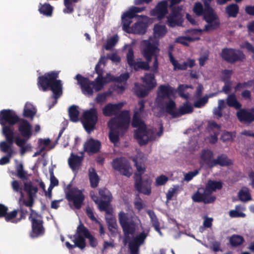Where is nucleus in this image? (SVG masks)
<instances>
[{
    "mask_svg": "<svg viewBox=\"0 0 254 254\" xmlns=\"http://www.w3.org/2000/svg\"><path fill=\"white\" fill-rule=\"evenodd\" d=\"M18 123V130L23 137L30 139L32 135L31 124L26 119L19 118L16 113L10 109H3L0 111V124L2 126L1 133L3 135L4 129H8L12 134L14 140V131L12 127Z\"/></svg>",
    "mask_w": 254,
    "mask_h": 254,
    "instance_id": "obj_1",
    "label": "nucleus"
},
{
    "mask_svg": "<svg viewBox=\"0 0 254 254\" xmlns=\"http://www.w3.org/2000/svg\"><path fill=\"white\" fill-rule=\"evenodd\" d=\"M154 37H150L148 40H144L141 42L142 53L147 62H151L152 58L155 60L153 64H158L157 55L159 53L158 48V41L157 38L163 37L167 33V28L165 25L156 24L153 29Z\"/></svg>",
    "mask_w": 254,
    "mask_h": 254,
    "instance_id": "obj_2",
    "label": "nucleus"
},
{
    "mask_svg": "<svg viewBox=\"0 0 254 254\" xmlns=\"http://www.w3.org/2000/svg\"><path fill=\"white\" fill-rule=\"evenodd\" d=\"M58 73L51 71L45 73L38 78V86L40 90L47 91L49 88L53 93V98L55 99L53 106L57 102V100L62 94V84L60 80H57Z\"/></svg>",
    "mask_w": 254,
    "mask_h": 254,
    "instance_id": "obj_3",
    "label": "nucleus"
},
{
    "mask_svg": "<svg viewBox=\"0 0 254 254\" xmlns=\"http://www.w3.org/2000/svg\"><path fill=\"white\" fill-rule=\"evenodd\" d=\"M212 0H203L204 9L202 4L197 2L194 5L193 11L197 15H203L204 19L207 23L205 25L202 31L209 32L217 28L220 25V21L217 15L213 9L210 7L209 2Z\"/></svg>",
    "mask_w": 254,
    "mask_h": 254,
    "instance_id": "obj_4",
    "label": "nucleus"
},
{
    "mask_svg": "<svg viewBox=\"0 0 254 254\" xmlns=\"http://www.w3.org/2000/svg\"><path fill=\"white\" fill-rule=\"evenodd\" d=\"M11 187L13 191L20 194L19 201H22L25 206L31 208L34 204V197L36 195L38 189L33 186L31 182H25L23 188L21 183L18 180L11 182Z\"/></svg>",
    "mask_w": 254,
    "mask_h": 254,
    "instance_id": "obj_5",
    "label": "nucleus"
},
{
    "mask_svg": "<svg viewBox=\"0 0 254 254\" xmlns=\"http://www.w3.org/2000/svg\"><path fill=\"white\" fill-rule=\"evenodd\" d=\"M109 76H110V74L108 73L105 77H97L94 81H90L88 78L78 74L75 78L80 86L83 93L91 96L93 94V89L98 92L103 88L106 83L110 82Z\"/></svg>",
    "mask_w": 254,
    "mask_h": 254,
    "instance_id": "obj_6",
    "label": "nucleus"
},
{
    "mask_svg": "<svg viewBox=\"0 0 254 254\" xmlns=\"http://www.w3.org/2000/svg\"><path fill=\"white\" fill-rule=\"evenodd\" d=\"M137 172L134 174V188L140 193L149 195L151 192V181L149 179L143 180L142 175L145 171V168L141 165L135 163Z\"/></svg>",
    "mask_w": 254,
    "mask_h": 254,
    "instance_id": "obj_7",
    "label": "nucleus"
},
{
    "mask_svg": "<svg viewBox=\"0 0 254 254\" xmlns=\"http://www.w3.org/2000/svg\"><path fill=\"white\" fill-rule=\"evenodd\" d=\"M32 208H30V213L28 217L31 223L30 236L32 238H35L43 236L45 233V229L43 216Z\"/></svg>",
    "mask_w": 254,
    "mask_h": 254,
    "instance_id": "obj_8",
    "label": "nucleus"
},
{
    "mask_svg": "<svg viewBox=\"0 0 254 254\" xmlns=\"http://www.w3.org/2000/svg\"><path fill=\"white\" fill-rule=\"evenodd\" d=\"M130 119L129 111L124 110L116 117L111 119L108 125L109 128L116 129L124 134L128 128Z\"/></svg>",
    "mask_w": 254,
    "mask_h": 254,
    "instance_id": "obj_9",
    "label": "nucleus"
},
{
    "mask_svg": "<svg viewBox=\"0 0 254 254\" xmlns=\"http://www.w3.org/2000/svg\"><path fill=\"white\" fill-rule=\"evenodd\" d=\"M3 136L5 138V141L0 142V150L1 152L7 153L6 155L0 159V165H3L9 162L10 158L13 153V144L14 140L12 139V133L8 131V129H4Z\"/></svg>",
    "mask_w": 254,
    "mask_h": 254,
    "instance_id": "obj_10",
    "label": "nucleus"
},
{
    "mask_svg": "<svg viewBox=\"0 0 254 254\" xmlns=\"http://www.w3.org/2000/svg\"><path fill=\"white\" fill-rule=\"evenodd\" d=\"M119 221L125 236L124 241L126 242L130 239L129 235L134 234L136 224L131 218L128 217L127 213L123 211H121L119 213Z\"/></svg>",
    "mask_w": 254,
    "mask_h": 254,
    "instance_id": "obj_11",
    "label": "nucleus"
},
{
    "mask_svg": "<svg viewBox=\"0 0 254 254\" xmlns=\"http://www.w3.org/2000/svg\"><path fill=\"white\" fill-rule=\"evenodd\" d=\"M176 90L169 84L160 85L157 89L155 103L157 106L163 109L164 106V99H172L175 96Z\"/></svg>",
    "mask_w": 254,
    "mask_h": 254,
    "instance_id": "obj_12",
    "label": "nucleus"
},
{
    "mask_svg": "<svg viewBox=\"0 0 254 254\" xmlns=\"http://www.w3.org/2000/svg\"><path fill=\"white\" fill-rule=\"evenodd\" d=\"M65 197L69 201H72L75 208L79 209L84 201L85 196L83 191L76 187H71L68 184L65 190Z\"/></svg>",
    "mask_w": 254,
    "mask_h": 254,
    "instance_id": "obj_13",
    "label": "nucleus"
},
{
    "mask_svg": "<svg viewBox=\"0 0 254 254\" xmlns=\"http://www.w3.org/2000/svg\"><path fill=\"white\" fill-rule=\"evenodd\" d=\"M98 120V114L96 108L93 107L83 112L82 124L87 132L90 133L95 129Z\"/></svg>",
    "mask_w": 254,
    "mask_h": 254,
    "instance_id": "obj_14",
    "label": "nucleus"
},
{
    "mask_svg": "<svg viewBox=\"0 0 254 254\" xmlns=\"http://www.w3.org/2000/svg\"><path fill=\"white\" fill-rule=\"evenodd\" d=\"M113 168L128 178L132 175V169L128 161L124 157L116 158L111 163Z\"/></svg>",
    "mask_w": 254,
    "mask_h": 254,
    "instance_id": "obj_15",
    "label": "nucleus"
},
{
    "mask_svg": "<svg viewBox=\"0 0 254 254\" xmlns=\"http://www.w3.org/2000/svg\"><path fill=\"white\" fill-rule=\"evenodd\" d=\"M182 8L180 6H174L171 12L167 16V24L171 27L181 26L183 22Z\"/></svg>",
    "mask_w": 254,
    "mask_h": 254,
    "instance_id": "obj_16",
    "label": "nucleus"
},
{
    "mask_svg": "<svg viewBox=\"0 0 254 254\" xmlns=\"http://www.w3.org/2000/svg\"><path fill=\"white\" fill-rule=\"evenodd\" d=\"M221 57L228 62H242L245 59V56L242 51L231 48L223 49Z\"/></svg>",
    "mask_w": 254,
    "mask_h": 254,
    "instance_id": "obj_17",
    "label": "nucleus"
},
{
    "mask_svg": "<svg viewBox=\"0 0 254 254\" xmlns=\"http://www.w3.org/2000/svg\"><path fill=\"white\" fill-rule=\"evenodd\" d=\"M193 201L195 202H203L204 204L213 203L216 197L210 195L203 188H199L191 196Z\"/></svg>",
    "mask_w": 254,
    "mask_h": 254,
    "instance_id": "obj_18",
    "label": "nucleus"
},
{
    "mask_svg": "<svg viewBox=\"0 0 254 254\" xmlns=\"http://www.w3.org/2000/svg\"><path fill=\"white\" fill-rule=\"evenodd\" d=\"M147 233L143 232L136 236L128 243V249L130 254H139L140 246L142 245L146 237Z\"/></svg>",
    "mask_w": 254,
    "mask_h": 254,
    "instance_id": "obj_19",
    "label": "nucleus"
},
{
    "mask_svg": "<svg viewBox=\"0 0 254 254\" xmlns=\"http://www.w3.org/2000/svg\"><path fill=\"white\" fill-rule=\"evenodd\" d=\"M202 32V30L194 29L188 30L186 32L187 35L178 37L176 42L184 45H188L190 42L199 39L198 34Z\"/></svg>",
    "mask_w": 254,
    "mask_h": 254,
    "instance_id": "obj_20",
    "label": "nucleus"
},
{
    "mask_svg": "<svg viewBox=\"0 0 254 254\" xmlns=\"http://www.w3.org/2000/svg\"><path fill=\"white\" fill-rule=\"evenodd\" d=\"M239 121L242 123L251 124L254 122V109L248 110L240 109L236 114Z\"/></svg>",
    "mask_w": 254,
    "mask_h": 254,
    "instance_id": "obj_21",
    "label": "nucleus"
},
{
    "mask_svg": "<svg viewBox=\"0 0 254 254\" xmlns=\"http://www.w3.org/2000/svg\"><path fill=\"white\" fill-rule=\"evenodd\" d=\"M77 232L82 233V235L85 238L88 239L90 247L96 248L98 245V241L96 238L92 235L89 230L84 225L81 221H79V224L77 226Z\"/></svg>",
    "mask_w": 254,
    "mask_h": 254,
    "instance_id": "obj_22",
    "label": "nucleus"
},
{
    "mask_svg": "<svg viewBox=\"0 0 254 254\" xmlns=\"http://www.w3.org/2000/svg\"><path fill=\"white\" fill-rule=\"evenodd\" d=\"M124 104L119 103L117 104L108 103L102 109V113L105 117H111L116 115L123 108Z\"/></svg>",
    "mask_w": 254,
    "mask_h": 254,
    "instance_id": "obj_23",
    "label": "nucleus"
},
{
    "mask_svg": "<svg viewBox=\"0 0 254 254\" xmlns=\"http://www.w3.org/2000/svg\"><path fill=\"white\" fill-rule=\"evenodd\" d=\"M84 150L89 153L95 154L98 153L101 148V143L98 140L90 138L83 145Z\"/></svg>",
    "mask_w": 254,
    "mask_h": 254,
    "instance_id": "obj_24",
    "label": "nucleus"
},
{
    "mask_svg": "<svg viewBox=\"0 0 254 254\" xmlns=\"http://www.w3.org/2000/svg\"><path fill=\"white\" fill-rule=\"evenodd\" d=\"M134 137L138 141L140 146L145 145L152 140L148 135V131L144 128L137 129L134 131Z\"/></svg>",
    "mask_w": 254,
    "mask_h": 254,
    "instance_id": "obj_25",
    "label": "nucleus"
},
{
    "mask_svg": "<svg viewBox=\"0 0 254 254\" xmlns=\"http://www.w3.org/2000/svg\"><path fill=\"white\" fill-rule=\"evenodd\" d=\"M153 65V73H146L144 75V76L142 78L143 83L146 84V86H147L149 89H153L156 86L157 84L156 81L155 79L154 73L157 72L159 64Z\"/></svg>",
    "mask_w": 254,
    "mask_h": 254,
    "instance_id": "obj_26",
    "label": "nucleus"
},
{
    "mask_svg": "<svg viewBox=\"0 0 254 254\" xmlns=\"http://www.w3.org/2000/svg\"><path fill=\"white\" fill-rule=\"evenodd\" d=\"M168 3L166 1H162L158 3L155 8L151 10V15L156 16L159 19H162L168 12Z\"/></svg>",
    "mask_w": 254,
    "mask_h": 254,
    "instance_id": "obj_27",
    "label": "nucleus"
},
{
    "mask_svg": "<svg viewBox=\"0 0 254 254\" xmlns=\"http://www.w3.org/2000/svg\"><path fill=\"white\" fill-rule=\"evenodd\" d=\"M147 21L148 20H138V22L135 23L131 27V30L129 31V33H133L136 34H144L147 27Z\"/></svg>",
    "mask_w": 254,
    "mask_h": 254,
    "instance_id": "obj_28",
    "label": "nucleus"
},
{
    "mask_svg": "<svg viewBox=\"0 0 254 254\" xmlns=\"http://www.w3.org/2000/svg\"><path fill=\"white\" fill-rule=\"evenodd\" d=\"M111 60L113 63H120L121 57L118 50H115L113 52L107 54V56H101L98 64H106L108 60Z\"/></svg>",
    "mask_w": 254,
    "mask_h": 254,
    "instance_id": "obj_29",
    "label": "nucleus"
},
{
    "mask_svg": "<svg viewBox=\"0 0 254 254\" xmlns=\"http://www.w3.org/2000/svg\"><path fill=\"white\" fill-rule=\"evenodd\" d=\"M214 154L209 149L203 150L200 155V159L210 168H213Z\"/></svg>",
    "mask_w": 254,
    "mask_h": 254,
    "instance_id": "obj_30",
    "label": "nucleus"
},
{
    "mask_svg": "<svg viewBox=\"0 0 254 254\" xmlns=\"http://www.w3.org/2000/svg\"><path fill=\"white\" fill-rule=\"evenodd\" d=\"M83 157L71 153L68 158V163L70 168L73 170H78L83 161Z\"/></svg>",
    "mask_w": 254,
    "mask_h": 254,
    "instance_id": "obj_31",
    "label": "nucleus"
},
{
    "mask_svg": "<svg viewBox=\"0 0 254 254\" xmlns=\"http://www.w3.org/2000/svg\"><path fill=\"white\" fill-rule=\"evenodd\" d=\"M73 238L72 241L74 243L75 247H78L81 250H83L86 247V241L84 236L82 235V233H78L77 229H76V234L70 238Z\"/></svg>",
    "mask_w": 254,
    "mask_h": 254,
    "instance_id": "obj_32",
    "label": "nucleus"
},
{
    "mask_svg": "<svg viewBox=\"0 0 254 254\" xmlns=\"http://www.w3.org/2000/svg\"><path fill=\"white\" fill-rule=\"evenodd\" d=\"M232 164V161L225 154L218 155L216 159H213V167L219 165L221 167L228 166Z\"/></svg>",
    "mask_w": 254,
    "mask_h": 254,
    "instance_id": "obj_33",
    "label": "nucleus"
},
{
    "mask_svg": "<svg viewBox=\"0 0 254 254\" xmlns=\"http://www.w3.org/2000/svg\"><path fill=\"white\" fill-rule=\"evenodd\" d=\"M134 17L131 15L128 11L123 13L122 16V25L123 30L129 33V31L131 30V27H129L130 23L132 22V19Z\"/></svg>",
    "mask_w": 254,
    "mask_h": 254,
    "instance_id": "obj_34",
    "label": "nucleus"
},
{
    "mask_svg": "<svg viewBox=\"0 0 254 254\" xmlns=\"http://www.w3.org/2000/svg\"><path fill=\"white\" fill-rule=\"evenodd\" d=\"M165 112L172 116L173 118H177V110H176V104L175 102L170 99L168 101L164 102ZM164 108L162 109L164 110Z\"/></svg>",
    "mask_w": 254,
    "mask_h": 254,
    "instance_id": "obj_35",
    "label": "nucleus"
},
{
    "mask_svg": "<svg viewBox=\"0 0 254 254\" xmlns=\"http://www.w3.org/2000/svg\"><path fill=\"white\" fill-rule=\"evenodd\" d=\"M222 188V183L220 181H216L211 180L208 181L205 189L207 192L210 195L217 190H220Z\"/></svg>",
    "mask_w": 254,
    "mask_h": 254,
    "instance_id": "obj_36",
    "label": "nucleus"
},
{
    "mask_svg": "<svg viewBox=\"0 0 254 254\" xmlns=\"http://www.w3.org/2000/svg\"><path fill=\"white\" fill-rule=\"evenodd\" d=\"M193 111V108L191 104L188 101H186L180 106L177 110V118L184 115L190 114Z\"/></svg>",
    "mask_w": 254,
    "mask_h": 254,
    "instance_id": "obj_37",
    "label": "nucleus"
},
{
    "mask_svg": "<svg viewBox=\"0 0 254 254\" xmlns=\"http://www.w3.org/2000/svg\"><path fill=\"white\" fill-rule=\"evenodd\" d=\"M147 213L150 218L152 226L154 228L155 231L162 236V233L160 230V222H159L158 219L155 212L153 210H147Z\"/></svg>",
    "mask_w": 254,
    "mask_h": 254,
    "instance_id": "obj_38",
    "label": "nucleus"
},
{
    "mask_svg": "<svg viewBox=\"0 0 254 254\" xmlns=\"http://www.w3.org/2000/svg\"><path fill=\"white\" fill-rule=\"evenodd\" d=\"M89 179L91 188H95L98 186L100 179L94 168L89 169Z\"/></svg>",
    "mask_w": 254,
    "mask_h": 254,
    "instance_id": "obj_39",
    "label": "nucleus"
},
{
    "mask_svg": "<svg viewBox=\"0 0 254 254\" xmlns=\"http://www.w3.org/2000/svg\"><path fill=\"white\" fill-rule=\"evenodd\" d=\"M226 104L229 107L234 108L237 110H240L242 107L241 104L238 101L234 93H232L227 96Z\"/></svg>",
    "mask_w": 254,
    "mask_h": 254,
    "instance_id": "obj_40",
    "label": "nucleus"
},
{
    "mask_svg": "<svg viewBox=\"0 0 254 254\" xmlns=\"http://www.w3.org/2000/svg\"><path fill=\"white\" fill-rule=\"evenodd\" d=\"M127 48H128V49L126 54V57L127 64H146L141 60L137 62H135L134 52L132 48L130 45L126 44L124 46L123 49L125 50Z\"/></svg>",
    "mask_w": 254,
    "mask_h": 254,
    "instance_id": "obj_41",
    "label": "nucleus"
},
{
    "mask_svg": "<svg viewBox=\"0 0 254 254\" xmlns=\"http://www.w3.org/2000/svg\"><path fill=\"white\" fill-rule=\"evenodd\" d=\"M142 114L138 113H134L133 117L132 126L134 127H137V129L144 128L146 129V127L144 123L140 119Z\"/></svg>",
    "mask_w": 254,
    "mask_h": 254,
    "instance_id": "obj_42",
    "label": "nucleus"
},
{
    "mask_svg": "<svg viewBox=\"0 0 254 254\" xmlns=\"http://www.w3.org/2000/svg\"><path fill=\"white\" fill-rule=\"evenodd\" d=\"M135 94L136 95L140 98H143L147 96L149 93V92L151 89H149L147 86L144 87L142 84H138V83H135Z\"/></svg>",
    "mask_w": 254,
    "mask_h": 254,
    "instance_id": "obj_43",
    "label": "nucleus"
},
{
    "mask_svg": "<svg viewBox=\"0 0 254 254\" xmlns=\"http://www.w3.org/2000/svg\"><path fill=\"white\" fill-rule=\"evenodd\" d=\"M68 115L70 120L74 123L79 121V111L77 106L75 105L71 106L68 109Z\"/></svg>",
    "mask_w": 254,
    "mask_h": 254,
    "instance_id": "obj_44",
    "label": "nucleus"
},
{
    "mask_svg": "<svg viewBox=\"0 0 254 254\" xmlns=\"http://www.w3.org/2000/svg\"><path fill=\"white\" fill-rule=\"evenodd\" d=\"M145 9L144 7H138L136 6L131 7L128 11H127L131 15H132L134 17H136L138 20H148V17L145 15H136V13L140 12Z\"/></svg>",
    "mask_w": 254,
    "mask_h": 254,
    "instance_id": "obj_45",
    "label": "nucleus"
},
{
    "mask_svg": "<svg viewBox=\"0 0 254 254\" xmlns=\"http://www.w3.org/2000/svg\"><path fill=\"white\" fill-rule=\"evenodd\" d=\"M119 41V37L115 35L107 39L106 44L103 46V48L107 51L112 50L116 45Z\"/></svg>",
    "mask_w": 254,
    "mask_h": 254,
    "instance_id": "obj_46",
    "label": "nucleus"
},
{
    "mask_svg": "<svg viewBox=\"0 0 254 254\" xmlns=\"http://www.w3.org/2000/svg\"><path fill=\"white\" fill-rule=\"evenodd\" d=\"M109 128L110 130L109 134L110 140L112 143L116 144L119 142V135H123V134H122L121 132L117 130L116 129L113 128Z\"/></svg>",
    "mask_w": 254,
    "mask_h": 254,
    "instance_id": "obj_47",
    "label": "nucleus"
},
{
    "mask_svg": "<svg viewBox=\"0 0 254 254\" xmlns=\"http://www.w3.org/2000/svg\"><path fill=\"white\" fill-rule=\"evenodd\" d=\"M99 194L101 197L100 200L109 201L111 202L112 200V195L111 192L106 188H101L99 190Z\"/></svg>",
    "mask_w": 254,
    "mask_h": 254,
    "instance_id": "obj_48",
    "label": "nucleus"
},
{
    "mask_svg": "<svg viewBox=\"0 0 254 254\" xmlns=\"http://www.w3.org/2000/svg\"><path fill=\"white\" fill-rule=\"evenodd\" d=\"M231 245L233 247H237L241 246L244 242V238L238 235H233L229 240Z\"/></svg>",
    "mask_w": 254,
    "mask_h": 254,
    "instance_id": "obj_49",
    "label": "nucleus"
},
{
    "mask_svg": "<svg viewBox=\"0 0 254 254\" xmlns=\"http://www.w3.org/2000/svg\"><path fill=\"white\" fill-rule=\"evenodd\" d=\"M238 197L239 199L243 202H246L252 199L251 194L247 188H242L239 190Z\"/></svg>",
    "mask_w": 254,
    "mask_h": 254,
    "instance_id": "obj_50",
    "label": "nucleus"
},
{
    "mask_svg": "<svg viewBox=\"0 0 254 254\" xmlns=\"http://www.w3.org/2000/svg\"><path fill=\"white\" fill-rule=\"evenodd\" d=\"M226 11L229 17H236L238 11L239 7L237 4H231L226 8Z\"/></svg>",
    "mask_w": 254,
    "mask_h": 254,
    "instance_id": "obj_51",
    "label": "nucleus"
},
{
    "mask_svg": "<svg viewBox=\"0 0 254 254\" xmlns=\"http://www.w3.org/2000/svg\"><path fill=\"white\" fill-rule=\"evenodd\" d=\"M109 81L110 82L115 81V82H118V83H122L123 82L127 81L129 77V75L128 72H126V73L121 74L120 76H117V77L112 76L110 74V76H109Z\"/></svg>",
    "mask_w": 254,
    "mask_h": 254,
    "instance_id": "obj_52",
    "label": "nucleus"
},
{
    "mask_svg": "<svg viewBox=\"0 0 254 254\" xmlns=\"http://www.w3.org/2000/svg\"><path fill=\"white\" fill-rule=\"evenodd\" d=\"M15 169L17 172V176L18 178L22 180H26L27 179V172L24 171L23 165L22 163L17 164Z\"/></svg>",
    "mask_w": 254,
    "mask_h": 254,
    "instance_id": "obj_53",
    "label": "nucleus"
},
{
    "mask_svg": "<svg viewBox=\"0 0 254 254\" xmlns=\"http://www.w3.org/2000/svg\"><path fill=\"white\" fill-rule=\"evenodd\" d=\"M254 84V80H250L246 82H239L235 86L234 89L236 92L240 91L244 88H250Z\"/></svg>",
    "mask_w": 254,
    "mask_h": 254,
    "instance_id": "obj_54",
    "label": "nucleus"
},
{
    "mask_svg": "<svg viewBox=\"0 0 254 254\" xmlns=\"http://www.w3.org/2000/svg\"><path fill=\"white\" fill-rule=\"evenodd\" d=\"M53 8L49 3H45L44 4H41L39 7V10L40 12L46 16H51L52 14Z\"/></svg>",
    "mask_w": 254,
    "mask_h": 254,
    "instance_id": "obj_55",
    "label": "nucleus"
},
{
    "mask_svg": "<svg viewBox=\"0 0 254 254\" xmlns=\"http://www.w3.org/2000/svg\"><path fill=\"white\" fill-rule=\"evenodd\" d=\"M111 202L109 201H105L103 200H100L96 203L98 205L99 210L101 211H104L107 214H111L112 212L111 210L109 209V206Z\"/></svg>",
    "mask_w": 254,
    "mask_h": 254,
    "instance_id": "obj_56",
    "label": "nucleus"
},
{
    "mask_svg": "<svg viewBox=\"0 0 254 254\" xmlns=\"http://www.w3.org/2000/svg\"><path fill=\"white\" fill-rule=\"evenodd\" d=\"M189 87V86L187 85L181 84L177 88L176 92L178 93L179 96L181 97L188 100L189 94L188 93H185V92Z\"/></svg>",
    "mask_w": 254,
    "mask_h": 254,
    "instance_id": "obj_57",
    "label": "nucleus"
},
{
    "mask_svg": "<svg viewBox=\"0 0 254 254\" xmlns=\"http://www.w3.org/2000/svg\"><path fill=\"white\" fill-rule=\"evenodd\" d=\"M18 213V210L14 209L12 211L6 213V215H5L4 219L6 222H10L13 223H16L15 222V220H16V216Z\"/></svg>",
    "mask_w": 254,
    "mask_h": 254,
    "instance_id": "obj_58",
    "label": "nucleus"
},
{
    "mask_svg": "<svg viewBox=\"0 0 254 254\" xmlns=\"http://www.w3.org/2000/svg\"><path fill=\"white\" fill-rule=\"evenodd\" d=\"M233 73L232 70L225 69L222 72L221 80L224 83L232 82L230 80Z\"/></svg>",
    "mask_w": 254,
    "mask_h": 254,
    "instance_id": "obj_59",
    "label": "nucleus"
},
{
    "mask_svg": "<svg viewBox=\"0 0 254 254\" xmlns=\"http://www.w3.org/2000/svg\"><path fill=\"white\" fill-rule=\"evenodd\" d=\"M209 97L205 95L198 99L194 103V107L196 108H201L204 107L208 101Z\"/></svg>",
    "mask_w": 254,
    "mask_h": 254,
    "instance_id": "obj_60",
    "label": "nucleus"
},
{
    "mask_svg": "<svg viewBox=\"0 0 254 254\" xmlns=\"http://www.w3.org/2000/svg\"><path fill=\"white\" fill-rule=\"evenodd\" d=\"M64 5L65 8L63 10V12L64 13H71L73 10V2L71 1H69L68 0H64Z\"/></svg>",
    "mask_w": 254,
    "mask_h": 254,
    "instance_id": "obj_61",
    "label": "nucleus"
},
{
    "mask_svg": "<svg viewBox=\"0 0 254 254\" xmlns=\"http://www.w3.org/2000/svg\"><path fill=\"white\" fill-rule=\"evenodd\" d=\"M235 208L236 210H231L229 211V215L231 217H245L246 216V214L244 213L237 211L240 208L239 205H236Z\"/></svg>",
    "mask_w": 254,
    "mask_h": 254,
    "instance_id": "obj_62",
    "label": "nucleus"
},
{
    "mask_svg": "<svg viewBox=\"0 0 254 254\" xmlns=\"http://www.w3.org/2000/svg\"><path fill=\"white\" fill-rule=\"evenodd\" d=\"M179 188V186H174V188L169 189L166 193V198L168 201L171 200L172 199L173 196L178 190Z\"/></svg>",
    "mask_w": 254,
    "mask_h": 254,
    "instance_id": "obj_63",
    "label": "nucleus"
},
{
    "mask_svg": "<svg viewBox=\"0 0 254 254\" xmlns=\"http://www.w3.org/2000/svg\"><path fill=\"white\" fill-rule=\"evenodd\" d=\"M168 181V178L165 175H162L156 179V185L157 186L164 185Z\"/></svg>",
    "mask_w": 254,
    "mask_h": 254,
    "instance_id": "obj_64",
    "label": "nucleus"
}]
</instances>
